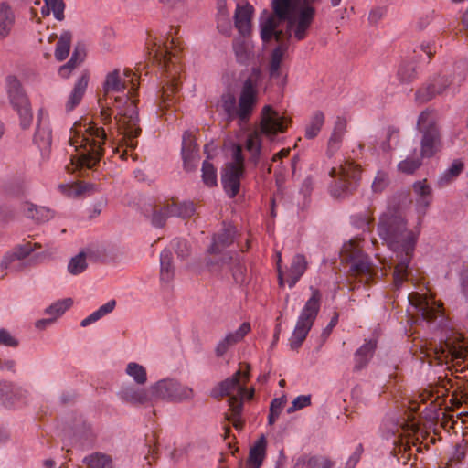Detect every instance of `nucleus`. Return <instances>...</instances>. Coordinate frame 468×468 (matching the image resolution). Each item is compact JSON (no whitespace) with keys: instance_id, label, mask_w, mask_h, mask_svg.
Segmentation results:
<instances>
[{"instance_id":"1a4fd4ad","label":"nucleus","mask_w":468,"mask_h":468,"mask_svg":"<svg viewBox=\"0 0 468 468\" xmlns=\"http://www.w3.org/2000/svg\"><path fill=\"white\" fill-rule=\"evenodd\" d=\"M311 290L312 296L302 308L290 338V346L292 349H297L303 344L320 310L321 293L318 290L313 288Z\"/></svg>"},{"instance_id":"b1692460","label":"nucleus","mask_w":468,"mask_h":468,"mask_svg":"<svg viewBox=\"0 0 468 468\" xmlns=\"http://www.w3.org/2000/svg\"><path fill=\"white\" fill-rule=\"evenodd\" d=\"M32 253V249L28 245L16 244L11 250L5 251L0 261L1 271H13L15 263L18 261L27 259Z\"/></svg>"},{"instance_id":"4c0bfd02","label":"nucleus","mask_w":468,"mask_h":468,"mask_svg":"<svg viewBox=\"0 0 468 468\" xmlns=\"http://www.w3.org/2000/svg\"><path fill=\"white\" fill-rule=\"evenodd\" d=\"M124 372L137 386H144L147 382L146 367L137 362L127 363Z\"/></svg>"},{"instance_id":"cd10ccee","label":"nucleus","mask_w":468,"mask_h":468,"mask_svg":"<svg viewBox=\"0 0 468 468\" xmlns=\"http://www.w3.org/2000/svg\"><path fill=\"white\" fill-rule=\"evenodd\" d=\"M181 152L185 168L188 171L195 169L198 163L197 150L192 135L189 133H185L183 135Z\"/></svg>"},{"instance_id":"603ef678","label":"nucleus","mask_w":468,"mask_h":468,"mask_svg":"<svg viewBox=\"0 0 468 468\" xmlns=\"http://www.w3.org/2000/svg\"><path fill=\"white\" fill-rule=\"evenodd\" d=\"M420 165L421 162L420 158L410 156L400 161L397 167L398 170L401 173L412 174L420 166Z\"/></svg>"},{"instance_id":"ea45409f","label":"nucleus","mask_w":468,"mask_h":468,"mask_svg":"<svg viewBox=\"0 0 468 468\" xmlns=\"http://www.w3.org/2000/svg\"><path fill=\"white\" fill-rule=\"evenodd\" d=\"M91 257V250L80 251L72 257L68 264V271L72 275L82 273L88 266L87 259Z\"/></svg>"},{"instance_id":"37998d69","label":"nucleus","mask_w":468,"mask_h":468,"mask_svg":"<svg viewBox=\"0 0 468 468\" xmlns=\"http://www.w3.org/2000/svg\"><path fill=\"white\" fill-rule=\"evenodd\" d=\"M83 463L90 468H113L112 458L102 452H94L85 456Z\"/></svg>"},{"instance_id":"bf43d9fd","label":"nucleus","mask_w":468,"mask_h":468,"mask_svg":"<svg viewBox=\"0 0 468 468\" xmlns=\"http://www.w3.org/2000/svg\"><path fill=\"white\" fill-rule=\"evenodd\" d=\"M334 463L324 456L309 457L308 468H333Z\"/></svg>"},{"instance_id":"a878e982","label":"nucleus","mask_w":468,"mask_h":468,"mask_svg":"<svg viewBox=\"0 0 468 468\" xmlns=\"http://www.w3.org/2000/svg\"><path fill=\"white\" fill-rule=\"evenodd\" d=\"M413 191L416 195L415 206L417 213L425 215L432 201L431 188L426 183V180H422L413 184Z\"/></svg>"},{"instance_id":"6ab92c4d","label":"nucleus","mask_w":468,"mask_h":468,"mask_svg":"<svg viewBox=\"0 0 468 468\" xmlns=\"http://www.w3.org/2000/svg\"><path fill=\"white\" fill-rule=\"evenodd\" d=\"M410 308L413 309L423 320H431L441 315V306L433 299L419 292L410 293L408 296Z\"/></svg>"},{"instance_id":"8fccbe9b","label":"nucleus","mask_w":468,"mask_h":468,"mask_svg":"<svg viewBox=\"0 0 468 468\" xmlns=\"http://www.w3.org/2000/svg\"><path fill=\"white\" fill-rule=\"evenodd\" d=\"M59 189L62 193L69 197H77L85 192H90L94 189L92 184H82V185H60Z\"/></svg>"},{"instance_id":"473e14b6","label":"nucleus","mask_w":468,"mask_h":468,"mask_svg":"<svg viewBox=\"0 0 468 468\" xmlns=\"http://www.w3.org/2000/svg\"><path fill=\"white\" fill-rule=\"evenodd\" d=\"M376 346V341L369 340L356 350L354 358V369L356 371L363 369L369 363L375 352Z\"/></svg>"},{"instance_id":"6e6d98bb","label":"nucleus","mask_w":468,"mask_h":468,"mask_svg":"<svg viewBox=\"0 0 468 468\" xmlns=\"http://www.w3.org/2000/svg\"><path fill=\"white\" fill-rule=\"evenodd\" d=\"M416 75L414 66L410 62L402 63L398 69V78L401 82L412 80Z\"/></svg>"},{"instance_id":"680f3d73","label":"nucleus","mask_w":468,"mask_h":468,"mask_svg":"<svg viewBox=\"0 0 468 468\" xmlns=\"http://www.w3.org/2000/svg\"><path fill=\"white\" fill-rule=\"evenodd\" d=\"M372 222V218L366 213H362L352 218L353 225L362 230H367Z\"/></svg>"},{"instance_id":"423d86ee","label":"nucleus","mask_w":468,"mask_h":468,"mask_svg":"<svg viewBox=\"0 0 468 468\" xmlns=\"http://www.w3.org/2000/svg\"><path fill=\"white\" fill-rule=\"evenodd\" d=\"M248 379V373H242L241 369L237 371L231 378L221 382L218 388L213 390V396L229 397V404L231 414L229 418L232 421L236 429H241L242 421L240 414L242 412V401L244 399H251L253 396V389L248 390L245 388V383Z\"/></svg>"},{"instance_id":"412c9836","label":"nucleus","mask_w":468,"mask_h":468,"mask_svg":"<svg viewBox=\"0 0 468 468\" xmlns=\"http://www.w3.org/2000/svg\"><path fill=\"white\" fill-rule=\"evenodd\" d=\"M46 112L40 109L37 115V129L35 134V143L37 145L41 158L44 161L49 159L52 134L49 126L44 123Z\"/></svg>"},{"instance_id":"393cba45","label":"nucleus","mask_w":468,"mask_h":468,"mask_svg":"<svg viewBox=\"0 0 468 468\" xmlns=\"http://www.w3.org/2000/svg\"><path fill=\"white\" fill-rule=\"evenodd\" d=\"M253 15L252 5H237L234 14L235 27L242 37H247L251 32V18Z\"/></svg>"},{"instance_id":"2f4dec72","label":"nucleus","mask_w":468,"mask_h":468,"mask_svg":"<svg viewBox=\"0 0 468 468\" xmlns=\"http://www.w3.org/2000/svg\"><path fill=\"white\" fill-rule=\"evenodd\" d=\"M16 16L9 4L0 3V39L9 36L15 25Z\"/></svg>"},{"instance_id":"39448f33","label":"nucleus","mask_w":468,"mask_h":468,"mask_svg":"<svg viewBox=\"0 0 468 468\" xmlns=\"http://www.w3.org/2000/svg\"><path fill=\"white\" fill-rule=\"evenodd\" d=\"M290 119L271 106L267 105L261 111V119L258 128L250 132L245 140L244 147L249 154V160L256 165L263 148L261 136L270 142H275L283 133Z\"/></svg>"},{"instance_id":"20e7f679","label":"nucleus","mask_w":468,"mask_h":468,"mask_svg":"<svg viewBox=\"0 0 468 468\" xmlns=\"http://www.w3.org/2000/svg\"><path fill=\"white\" fill-rule=\"evenodd\" d=\"M105 138L102 128L95 127L90 122H76L69 136V144L74 151L70 154L72 165L93 167L101 156V145Z\"/></svg>"},{"instance_id":"052dcab7","label":"nucleus","mask_w":468,"mask_h":468,"mask_svg":"<svg viewBox=\"0 0 468 468\" xmlns=\"http://www.w3.org/2000/svg\"><path fill=\"white\" fill-rule=\"evenodd\" d=\"M18 345V340L8 330L0 329V346L16 347Z\"/></svg>"},{"instance_id":"4468645a","label":"nucleus","mask_w":468,"mask_h":468,"mask_svg":"<svg viewBox=\"0 0 468 468\" xmlns=\"http://www.w3.org/2000/svg\"><path fill=\"white\" fill-rule=\"evenodd\" d=\"M467 344L459 333H451L445 340L432 348L435 359L440 364L450 360H464L467 356Z\"/></svg>"},{"instance_id":"a211bd4d","label":"nucleus","mask_w":468,"mask_h":468,"mask_svg":"<svg viewBox=\"0 0 468 468\" xmlns=\"http://www.w3.org/2000/svg\"><path fill=\"white\" fill-rule=\"evenodd\" d=\"M282 264V254L277 252V271L280 285H283L285 282L288 283L290 288H292L301 277L304 274L308 261L304 255L296 254L292 257L290 267L287 270L286 279L284 273L281 269Z\"/></svg>"},{"instance_id":"c03bdc74","label":"nucleus","mask_w":468,"mask_h":468,"mask_svg":"<svg viewBox=\"0 0 468 468\" xmlns=\"http://www.w3.org/2000/svg\"><path fill=\"white\" fill-rule=\"evenodd\" d=\"M71 45V34L69 31L63 32L56 45L55 58L58 61H62L67 58L69 53Z\"/></svg>"},{"instance_id":"9d476101","label":"nucleus","mask_w":468,"mask_h":468,"mask_svg":"<svg viewBox=\"0 0 468 468\" xmlns=\"http://www.w3.org/2000/svg\"><path fill=\"white\" fill-rule=\"evenodd\" d=\"M466 65H458L455 68L454 76L443 74L433 79L425 88L420 90L416 99L420 101H428L437 95L443 93H454L458 86L464 80L466 76Z\"/></svg>"},{"instance_id":"bb28decb","label":"nucleus","mask_w":468,"mask_h":468,"mask_svg":"<svg viewBox=\"0 0 468 468\" xmlns=\"http://www.w3.org/2000/svg\"><path fill=\"white\" fill-rule=\"evenodd\" d=\"M250 330V324L249 323H243L235 332L229 333L218 343L215 349L217 356H222L225 355L229 348L241 341Z\"/></svg>"},{"instance_id":"79ce46f5","label":"nucleus","mask_w":468,"mask_h":468,"mask_svg":"<svg viewBox=\"0 0 468 468\" xmlns=\"http://www.w3.org/2000/svg\"><path fill=\"white\" fill-rule=\"evenodd\" d=\"M281 44L273 49L270 62V75L271 78H277L280 75V66L287 52V46L282 41Z\"/></svg>"},{"instance_id":"2eb2a0df","label":"nucleus","mask_w":468,"mask_h":468,"mask_svg":"<svg viewBox=\"0 0 468 468\" xmlns=\"http://www.w3.org/2000/svg\"><path fill=\"white\" fill-rule=\"evenodd\" d=\"M342 255L349 262L350 271L355 274L366 275V281L371 273V264L368 257L361 250V240L358 239H350L344 243Z\"/></svg>"},{"instance_id":"774afa93","label":"nucleus","mask_w":468,"mask_h":468,"mask_svg":"<svg viewBox=\"0 0 468 468\" xmlns=\"http://www.w3.org/2000/svg\"><path fill=\"white\" fill-rule=\"evenodd\" d=\"M343 137L332 133L328 141L327 153L329 155H333L340 147Z\"/></svg>"},{"instance_id":"f704fd0d","label":"nucleus","mask_w":468,"mask_h":468,"mask_svg":"<svg viewBox=\"0 0 468 468\" xmlns=\"http://www.w3.org/2000/svg\"><path fill=\"white\" fill-rule=\"evenodd\" d=\"M267 441L263 435L250 448L247 462L248 468H260L265 457Z\"/></svg>"},{"instance_id":"49530a36","label":"nucleus","mask_w":468,"mask_h":468,"mask_svg":"<svg viewBox=\"0 0 468 468\" xmlns=\"http://www.w3.org/2000/svg\"><path fill=\"white\" fill-rule=\"evenodd\" d=\"M290 150L289 149H282L278 154H276L272 158V163L270 165L269 172H274V175L276 176L277 184H281L284 179V171L285 168L283 167L282 162H279V160L282 157H285L288 155Z\"/></svg>"},{"instance_id":"6e6552de","label":"nucleus","mask_w":468,"mask_h":468,"mask_svg":"<svg viewBox=\"0 0 468 468\" xmlns=\"http://www.w3.org/2000/svg\"><path fill=\"white\" fill-rule=\"evenodd\" d=\"M151 403H182L194 397L193 389L175 378H164L149 385Z\"/></svg>"},{"instance_id":"f8f14e48","label":"nucleus","mask_w":468,"mask_h":468,"mask_svg":"<svg viewBox=\"0 0 468 468\" xmlns=\"http://www.w3.org/2000/svg\"><path fill=\"white\" fill-rule=\"evenodd\" d=\"M231 161L228 163L223 170L221 181L226 193L234 197L239 190L240 177L243 175L242 147L234 144L230 153Z\"/></svg>"},{"instance_id":"aec40b11","label":"nucleus","mask_w":468,"mask_h":468,"mask_svg":"<svg viewBox=\"0 0 468 468\" xmlns=\"http://www.w3.org/2000/svg\"><path fill=\"white\" fill-rule=\"evenodd\" d=\"M66 436L70 441L71 446L77 443L81 446H89L92 444L96 435L91 425L80 419L77 423L69 425Z\"/></svg>"},{"instance_id":"c756f323","label":"nucleus","mask_w":468,"mask_h":468,"mask_svg":"<svg viewBox=\"0 0 468 468\" xmlns=\"http://www.w3.org/2000/svg\"><path fill=\"white\" fill-rule=\"evenodd\" d=\"M89 82V76L86 73H83L76 81L71 92L69 95V98L66 102V111L71 112L77 105L80 104L82 97L86 91L87 86Z\"/></svg>"},{"instance_id":"5701e85b","label":"nucleus","mask_w":468,"mask_h":468,"mask_svg":"<svg viewBox=\"0 0 468 468\" xmlns=\"http://www.w3.org/2000/svg\"><path fill=\"white\" fill-rule=\"evenodd\" d=\"M233 50L239 63L247 64L254 61L261 55L260 48L255 49L254 43L246 37L237 38L233 43Z\"/></svg>"},{"instance_id":"c9c22d12","label":"nucleus","mask_w":468,"mask_h":468,"mask_svg":"<svg viewBox=\"0 0 468 468\" xmlns=\"http://www.w3.org/2000/svg\"><path fill=\"white\" fill-rule=\"evenodd\" d=\"M196 213V206L193 201L185 200L180 203L166 205V214L172 217L188 218Z\"/></svg>"},{"instance_id":"e433bc0d","label":"nucleus","mask_w":468,"mask_h":468,"mask_svg":"<svg viewBox=\"0 0 468 468\" xmlns=\"http://www.w3.org/2000/svg\"><path fill=\"white\" fill-rule=\"evenodd\" d=\"M324 114L321 111H315L310 116L306 125L304 135L307 139L315 138L324 123Z\"/></svg>"},{"instance_id":"ddd939ff","label":"nucleus","mask_w":468,"mask_h":468,"mask_svg":"<svg viewBox=\"0 0 468 468\" xmlns=\"http://www.w3.org/2000/svg\"><path fill=\"white\" fill-rule=\"evenodd\" d=\"M418 131L421 133L420 155L431 157L438 150L440 144L439 132L435 125V120L431 112H422L417 122Z\"/></svg>"},{"instance_id":"a18cd8bd","label":"nucleus","mask_w":468,"mask_h":468,"mask_svg":"<svg viewBox=\"0 0 468 468\" xmlns=\"http://www.w3.org/2000/svg\"><path fill=\"white\" fill-rule=\"evenodd\" d=\"M72 300L70 298H66L62 300H58L49 306H48L44 313L50 316V318H54V323L58 318L62 316L65 312L69 309V307L72 305Z\"/></svg>"},{"instance_id":"864d4df0","label":"nucleus","mask_w":468,"mask_h":468,"mask_svg":"<svg viewBox=\"0 0 468 468\" xmlns=\"http://www.w3.org/2000/svg\"><path fill=\"white\" fill-rule=\"evenodd\" d=\"M177 86L176 73H170L168 79H166V87H163L162 101L160 108L168 105L170 93H173Z\"/></svg>"},{"instance_id":"58836bf2","label":"nucleus","mask_w":468,"mask_h":468,"mask_svg":"<svg viewBox=\"0 0 468 468\" xmlns=\"http://www.w3.org/2000/svg\"><path fill=\"white\" fill-rule=\"evenodd\" d=\"M116 306L115 300H110L106 303L100 306L96 311L92 312L90 315L84 318L80 322L81 327H87L91 324L96 323L100 319L103 318L107 314H111Z\"/></svg>"},{"instance_id":"7ed1b4c3","label":"nucleus","mask_w":468,"mask_h":468,"mask_svg":"<svg viewBox=\"0 0 468 468\" xmlns=\"http://www.w3.org/2000/svg\"><path fill=\"white\" fill-rule=\"evenodd\" d=\"M378 234L393 252V281L395 287L399 289L408 277L420 229H408L402 214L396 209L388 208L379 217Z\"/></svg>"},{"instance_id":"a19ab883","label":"nucleus","mask_w":468,"mask_h":468,"mask_svg":"<svg viewBox=\"0 0 468 468\" xmlns=\"http://www.w3.org/2000/svg\"><path fill=\"white\" fill-rule=\"evenodd\" d=\"M173 277L172 253L170 250H165L160 254V278L163 282L168 283Z\"/></svg>"},{"instance_id":"69168bd1","label":"nucleus","mask_w":468,"mask_h":468,"mask_svg":"<svg viewBox=\"0 0 468 468\" xmlns=\"http://www.w3.org/2000/svg\"><path fill=\"white\" fill-rule=\"evenodd\" d=\"M218 23L223 24L229 20V14L227 9V0H217Z\"/></svg>"},{"instance_id":"7c9ffc66","label":"nucleus","mask_w":468,"mask_h":468,"mask_svg":"<svg viewBox=\"0 0 468 468\" xmlns=\"http://www.w3.org/2000/svg\"><path fill=\"white\" fill-rule=\"evenodd\" d=\"M235 230L232 226L225 228L221 233L218 234L213 238V242L208 248L207 252L210 255L220 254L225 248L232 243L234 239Z\"/></svg>"},{"instance_id":"de8ad7c7","label":"nucleus","mask_w":468,"mask_h":468,"mask_svg":"<svg viewBox=\"0 0 468 468\" xmlns=\"http://www.w3.org/2000/svg\"><path fill=\"white\" fill-rule=\"evenodd\" d=\"M463 169V164L460 160H454L451 165L440 176L439 184L444 186L456 178Z\"/></svg>"},{"instance_id":"5fc2aeb1","label":"nucleus","mask_w":468,"mask_h":468,"mask_svg":"<svg viewBox=\"0 0 468 468\" xmlns=\"http://www.w3.org/2000/svg\"><path fill=\"white\" fill-rule=\"evenodd\" d=\"M202 178L203 182L208 186H213L217 184L216 169L207 161H205L202 165Z\"/></svg>"},{"instance_id":"0eeeda50","label":"nucleus","mask_w":468,"mask_h":468,"mask_svg":"<svg viewBox=\"0 0 468 468\" xmlns=\"http://www.w3.org/2000/svg\"><path fill=\"white\" fill-rule=\"evenodd\" d=\"M259 72L254 71L244 82L237 107L234 95L228 93L222 96V107L229 118L238 117L240 122H245L253 112L258 100V80Z\"/></svg>"},{"instance_id":"0e129e2a","label":"nucleus","mask_w":468,"mask_h":468,"mask_svg":"<svg viewBox=\"0 0 468 468\" xmlns=\"http://www.w3.org/2000/svg\"><path fill=\"white\" fill-rule=\"evenodd\" d=\"M399 140V131L394 127H389L387 131V142L383 143V149L388 151L397 144Z\"/></svg>"},{"instance_id":"f3484780","label":"nucleus","mask_w":468,"mask_h":468,"mask_svg":"<svg viewBox=\"0 0 468 468\" xmlns=\"http://www.w3.org/2000/svg\"><path fill=\"white\" fill-rule=\"evenodd\" d=\"M147 48L149 56L158 61L160 67L165 69V79H168V75L171 72L176 73V76L177 75L179 68L176 66L172 58V57H175L172 52L173 39H166L165 41L163 39L154 40L152 44H148Z\"/></svg>"},{"instance_id":"c85d7f7f","label":"nucleus","mask_w":468,"mask_h":468,"mask_svg":"<svg viewBox=\"0 0 468 468\" xmlns=\"http://www.w3.org/2000/svg\"><path fill=\"white\" fill-rule=\"evenodd\" d=\"M8 390H6L5 405L19 406L26 405L29 401L30 394L27 388L7 382Z\"/></svg>"},{"instance_id":"4d7b16f0","label":"nucleus","mask_w":468,"mask_h":468,"mask_svg":"<svg viewBox=\"0 0 468 468\" xmlns=\"http://www.w3.org/2000/svg\"><path fill=\"white\" fill-rule=\"evenodd\" d=\"M389 184L388 175L384 171H378L372 183V190L375 193L382 192Z\"/></svg>"},{"instance_id":"f257e3e1","label":"nucleus","mask_w":468,"mask_h":468,"mask_svg":"<svg viewBox=\"0 0 468 468\" xmlns=\"http://www.w3.org/2000/svg\"><path fill=\"white\" fill-rule=\"evenodd\" d=\"M137 89L134 74L129 69L121 70L114 69L109 71L102 83L103 97L100 99L101 115L104 123L112 122V106L116 109V127L118 132L127 140V146L133 148L132 141L141 132L139 116L133 91Z\"/></svg>"},{"instance_id":"09e8293b","label":"nucleus","mask_w":468,"mask_h":468,"mask_svg":"<svg viewBox=\"0 0 468 468\" xmlns=\"http://www.w3.org/2000/svg\"><path fill=\"white\" fill-rule=\"evenodd\" d=\"M45 6L42 7V14L48 15L50 11L58 20L63 18L65 5L62 0H44Z\"/></svg>"},{"instance_id":"9b49d317","label":"nucleus","mask_w":468,"mask_h":468,"mask_svg":"<svg viewBox=\"0 0 468 468\" xmlns=\"http://www.w3.org/2000/svg\"><path fill=\"white\" fill-rule=\"evenodd\" d=\"M6 91L11 105L19 116L20 125L23 129L28 128L33 120L31 105L20 81L16 77L6 78Z\"/></svg>"},{"instance_id":"3c124183","label":"nucleus","mask_w":468,"mask_h":468,"mask_svg":"<svg viewBox=\"0 0 468 468\" xmlns=\"http://www.w3.org/2000/svg\"><path fill=\"white\" fill-rule=\"evenodd\" d=\"M286 403V399L284 396L281 398L274 399L270 406V413L268 416V423L272 425L278 419L282 410L283 409Z\"/></svg>"},{"instance_id":"f03ea898","label":"nucleus","mask_w":468,"mask_h":468,"mask_svg":"<svg viewBox=\"0 0 468 468\" xmlns=\"http://www.w3.org/2000/svg\"><path fill=\"white\" fill-rule=\"evenodd\" d=\"M318 0H271L273 15L264 12L259 19L261 38L263 42L273 37L277 41L284 37L303 40L314 21V4Z\"/></svg>"},{"instance_id":"338daca9","label":"nucleus","mask_w":468,"mask_h":468,"mask_svg":"<svg viewBox=\"0 0 468 468\" xmlns=\"http://www.w3.org/2000/svg\"><path fill=\"white\" fill-rule=\"evenodd\" d=\"M362 452V445L359 444L356 448L355 452L349 456L348 460L346 463L345 468H355L360 460Z\"/></svg>"},{"instance_id":"dca6fc26","label":"nucleus","mask_w":468,"mask_h":468,"mask_svg":"<svg viewBox=\"0 0 468 468\" xmlns=\"http://www.w3.org/2000/svg\"><path fill=\"white\" fill-rule=\"evenodd\" d=\"M330 174L333 177L339 176V182L332 188V195L342 197L354 188L351 181L356 183L358 180L360 169L352 162H345L338 168H332Z\"/></svg>"},{"instance_id":"e2e57ef3","label":"nucleus","mask_w":468,"mask_h":468,"mask_svg":"<svg viewBox=\"0 0 468 468\" xmlns=\"http://www.w3.org/2000/svg\"><path fill=\"white\" fill-rule=\"evenodd\" d=\"M169 217H172V215L166 214V206H165L154 212L152 217V223L157 228L163 227Z\"/></svg>"},{"instance_id":"72a5a7b5","label":"nucleus","mask_w":468,"mask_h":468,"mask_svg":"<svg viewBox=\"0 0 468 468\" xmlns=\"http://www.w3.org/2000/svg\"><path fill=\"white\" fill-rule=\"evenodd\" d=\"M25 215L37 223H45L54 217V211L48 207L29 203L26 205Z\"/></svg>"},{"instance_id":"13d9d810","label":"nucleus","mask_w":468,"mask_h":468,"mask_svg":"<svg viewBox=\"0 0 468 468\" xmlns=\"http://www.w3.org/2000/svg\"><path fill=\"white\" fill-rule=\"evenodd\" d=\"M311 404L310 395H300L296 397L292 401V405L287 409L289 414L300 410Z\"/></svg>"},{"instance_id":"4be33fe9","label":"nucleus","mask_w":468,"mask_h":468,"mask_svg":"<svg viewBox=\"0 0 468 468\" xmlns=\"http://www.w3.org/2000/svg\"><path fill=\"white\" fill-rule=\"evenodd\" d=\"M149 394V386L145 388L132 384L122 385L117 392V396L122 401L133 405L151 402Z\"/></svg>"}]
</instances>
